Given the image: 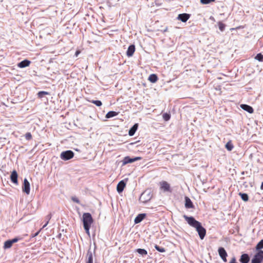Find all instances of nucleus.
<instances>
[{"mask_svg":"<svg viewBox=\"0 0 263 263\" xmlns=\"http://www.w3.org/2000/svg\"><path fill=\"white\" fill-rule=\"evenodd\" d=\"M183 217L190 226L196 229L200 238L203 239L206 235V230L202 226L201 223L193 217L184 215Z\"/></svg>","mask_w":263,"mask_h":263,"instance_id":"f257e3e1","label":"nucleus"},{"mask_svg":"<svg viewBox=\"0 0 263 263\" xmlns=\"http://www.w3.org/2000/svg\"><path fill=\"white\" fill-rule=\"evenodd\" d=\"M83 222L86 233L89 235V229L93 222V219L90 213H85L83 214Z\"/></svg>","mask_w":263,"mask_h":263,"instance_id":"f03ea898","label":"nucleus"},{"mask_svg":"<svg viewBox=\"0 0 263 263\" xmlns=\"http://www.w3.org/2000/svg\"><path fill=\"white\" fill-rule=\"evenodd\" d=\"M263 260V251L260 250L255 254L251 263H261Z\"/></svg>","mask_w":263,"mask_h":263,"instance_id":"7ed1b4c3","label":"nucleus"},{"mask_svg":"<svg viewBox=\"0 0 263 263\" xmlns=\"http://www.w3.org/2000/svg\"><path fill=\"white\" fill-rule=\"evenodd\" d=\"M74 156V153L71 151H66L63 152L61 154V158L64 160H68L72 158Z\"/></svg>","mask_w":263,"mask_h":263,"instance_id":"20e7f679","label":"nucleus"},{"mask_svg":"<svg viewBox=\"0 0 263 263\" xmlns=\"http://www.w3.org/2000/svg\"><path fill=\"white\" fill-rule=\"evenodd\" d=\"M160 188L164 192H171L170 184L165 181H162L159 183Z\"/></svg>","mask_w":263,"mask_h":263,"instance_id":"39448f33","label":"nucleus"},{"mask_svg":"<svg viewBox=\"0 0 263 263\" xmlns=\"http://www.w3.org/2000/svg\"><path fill=\"white\" fill-rule=\"evenodd\" d=\"M22 191L27 195L30 193V183L26 178L24 180V183L22 186Z\"/></svg>","mask_w":263,"mask_h":263,"instance_id":"423d86ee","label":"nucleus"},{"mask_svg":"<svg viewBox=\"0 0 263 263\" xmlns=\"http://www.w3.org/2000/svg\"><path fill=\"white\" fill-rule=\"evenodd\" d=\"M218 252L219 256L223 260V261L224 262H226L227 261V257L228 256V254L225 249L222 247H220L218 250Z\"/></svg>","mask_w":263,"mask_h":263,"instance_id":"0eeeda50","label":"nucleus"},{"mask_svg":"<svg viewBox=\"0 0 263 263\" xmlns=\"http://www.w3.org/2000/svg\"><path fill=\"white\" fill-rule=\"evenodd\" d=\"M140 159H141V157H135L134 158H130L129 157L127 156V157H125L122 161L123 165H125V164H126L127 163H133L136 161L139 160Z\"/></svg>","mask_w":263,"mask_h":263,"instance_id":"6e6552de","label":"nucleus"},{"mask_svg":"<svg viewBox=\"0 0 263 263\" xmlns=\"http://www.w3.org/2000/svg\"><path fill=\"white\" fill-rule=\"evenodd\" d=\"M18 175L15 170H14L12 172L10 179L11 181L16 185L18 184V180H17Z\"/></svg>","mask_w":263,"mask_h":263,"instance_id":"1a4fd4ad","label":"nucleus"},{"mask_svg":"<svg viewBox=\"0 0 263 263\" xmlns=\"http://www.w3.org/2000/svg\"><path fill=\"white\" fill-rule=\"evenodd\" d=\"M190 15L187 13H182L178 15V19L182 22H186L190 18Z\"/></svg>","mask_w":263,"mask_h":263,"instance_id":"9d476101","label":"nucleus"},{"mask_svg":"<svg viewBox=\"0 0 263 263\" xmlns=\"http://www.w3.org/2000/svg\"><path fill=\"white\" fill-rule=\"evenodd\" d=\"M135 51V46L134 45H130L126 51V55L127 57H132Z\"/></svg>","mask_w":263,"mask_h":263,"instance_id":"9b49d317","label":"nucleus"},{"mask_svg":"<svg viewBox=\"0 0 263 263\" xmlns=\"http://www.w3.org/2000/svg\"><path fill=\"white\" fill-rule=\"evenodd\" d=\"M125 185H126V184L124 182L123 180L120 181L117 184V191L119 193H121L123 191L124 187H125Z\"/></svg>","mask_w":263,"mask_h":263,"instance_id":"f8f14e48","label":"nucleus"},{"mask_svg":"<svg viewBox=\"0 0 263 263\" xmlns=\"http://www.w3.org/2000/svg\"><path fill=\"white\" fill-rule=\"evenodd\" d=\"M31 62L28 60H25L17 64V66L20 68H24L29 66Z\"/></svg>","mask_w":263,"mask_h":263,"instance_id":"ddd939ff","label":"nucleus"},{"mask_svg":"<svg viewBox=\"0 0 263 263\" xmlns=\"http://www.w3.org/2000/svg\"><path fill=\"white\" fill-rule=\"evenodd\" d=\"M240 107H241V108L242 109H243V110L247 111L249 113L252 114L254 112L253 108L251 106H249L248 105H247V104H241L240 105Z\"/></svg>","mask_w":263,"mask_h":263,"instance_id":"4468645a","label":"nucleus"},{"mask_svg":"<svg viewBox=\"0 0 263 263\" xmlns=\"http://www.w3.org/2000/svg\"><path fill=\"white\" fill-rule=\"evenodd\" d=\"M185 208H186L187 209L194 208V205L193 204V202H192V201L189 197H185Z\"/></svg>","mask_w":263,"mask_h":263,"instance_id":"2eb2a0df","label":"nucleus"},{"mask_svg":"<svg viewBox=\"0 0 263 263\" xmlns=\"http://www.w3.org/2000/svg\"><path fill=\"white\" fill-rule=\"evenodd\" d=\"M239 260L241 263H248L250 257L247 254H243L241 255Z\"/></svg>","mask_w":263,"mask_h":263,"instance_id":"dca6fc26","label":"nucleus"},{"mask_svg":"<svg viewBox=\"0 0 263 263\" xmlns=\"http://www.w3.org/2000/svg\"><path fill=\"white\" fill-rule=\"evenodd\" d=\"M146 216L145 214H140L135 219V223H140Z\"/></svg>","mask_w":263,"mask_h":263,"instance_id":"f3484780","label":"nucleus"},{"mask_svg":"<svg viewBox=\"0 0 263 263\" xmlns=\"http://www.w3.org/2000/svg\"><path fill=\"white\" fill-rule=\"evenodd\" d=\"M85 263H93V256L92 252L90 251L87 253V257Z\"/></svg>","mask_w":263,"mask_h":263,"instance_id":"a211bd4d","label":"nucleus"},{"mask_svg":"<svg viewBox=\"0 0 263 263\" xmlns=\"http://www.w3.org/2000/svg\"><path fill=\"white\" fill-rule=\"evenodd\" d=\"M138 127V124L137 123L134 125V126L132 128H130V129L129 130V135L130 136H133L135 134V132H136V130H137Z\"/></svg>","mask_w":263,"mask_h":263,"instance_id":"6ab92c4d","label":"nucleus"},{"mask_svg":"<svg viewBox=\"0 0 263 263\" xmlns=\"http://www.w3.org/2000/svg\"><path fill=\"white\" fill-rule=\"evenodd\" d=\"M148 80L152 83H155L158 81V78L156 74H151L149 76Z\"/></svg>","mask_w":263,"mask_h":263,"instance_id":"aec40b11","label":"nucleus"},{"mask_svg":"<svg viewBox=\"0 0 263 263\" xmlns=\"http://www.w3.org/2000/svg\"><path fill=\"white\" fill-rule=\"evenodd\" d=\"M118 115V113L114 111H110L107 113L105 116L106 118H110Z\"/></svg>","mask_w":263,"mask_h":263,"instance_id":"412c9836","label":"nucleus"},{"mask_svg":"<svg viewBox=\"0 0 263 263\" xmlns=\"http://www.w3.org/2000/svg\"><path fill=\"white\" fill-rule=\"evenodd\" d=\"M225 147L227 148V149L229 151H232L234 148V145L232 142V141L230 140L229 141H228L226 144Z\"/></svg>","mask_w":263,"mask_h":263,"instance_id":"4be33fe9","label":"nucleus"},{"mask_svg":"<svg viewBox=\"0 0 263 263\" xmlns=\"http://www.w3.org/2000/svg\"><path fill=\"white\" fill-rule=\"evenodd\" d=\"M263 248V239L261 240L256 246L255 250L256 251H260Z\"/></svg>","mask_w":263,"mask_h":263,"instance_id":"5701e85b","label":"nucleus"},{"mask_svg":"<svg viewBox=\"0 0 263 263\" xmlns=\"http://www.w3.org/2000/svg\"><path fill=\"white\" fill-rule=\"evenodd\" d=\"M12 245L13 244L10 240H7L4 243V249L10 248Z\"/></svg>","mask_w":263,"mask_h":263,"instance_id":"b1692460","label":"nucleus"},{"mask_svg":"<svg viewBox=\"0 0 263 263\" xmlns=\"http://www.w3.org/2000/svg\"><path fill=\"white\" fill-rule=\"evenodd\" d=\"M239 195L241 197V199L245 201H247L249 200L248 196L246 193H239Z\"/></svg>","mask_w":263,"mask_h":263,"instance_id":"393cba45","label":"nucleus"},{"mask_svg":"<svg viewBox=\"0 0 263 263\" xmlns=\"http://www.w3.org/2000/svg\"><path fill=\"white\" fill-rule=\"evenodd\" d=\"M49 93L47 91H41L37 93V96L39 98H42L45 95H49Z\"/></svg>","mask_w":263,"mask_h":263,"instance_id":"a878e982","label":"nucleus"},{"mask_svg":"<svg viewBox=\"0 0 263 263\" xmlns=\"http://www.w3.org/2000/svg\"><path fill=\"white\" fill-rule=\"evenodd\" d=\"M136 251L142 255H146L147 254L146 250L143 249H138Z\"/></svg>","mask_w":263,"mask_h":263,"instance_id":"bb28decb","label":"nucleus"},{"mask_svg":"<svg viewBox=\"0 0 263 263\" xmlns=\"http://www.w3.org/2000/svg\"><path fill=\"white\" fill-rule=\"evenodd\" d=\"M255 59L259 62H262L263 61V55L260 53H258L255 57Z\"/></svg>","mask_w":263,"mask_h":263,"instance_id":"cd10ccee","label":"nucleus"},{"mask_svg":"<svg viewBox=\"0 0 263 263\" xmlns=\"http://www.w3.org/2000/svg\"><path fill=\"white\" fill-rule=\"evenodd\" d=\"M155 248L159 252L163 253L165 252V249L163 247H160L158 245H156L155 246Z\"/></svg>","mask_w":263,"mask_h":263,"instance_id":"c85d7f7f","label":"nucleus"},{"mask_svg":"<svg viewBox=\"0 0 263 263\" xmlns=\"http://www.w3.org/2000/svg\"><path fill=\"white\" fill-rule=\"evenodd\" d=\"M219 29L221 31H223L224 30L226 25L223 23L219 22H218Z\"/></svg>","mask_w":263,"mask_h":263,"instance_id":"c756f323","label":"nucleus"},{"mask_svg":"<svg viewBox=\"0 0 263 263\" xmlns=\"http://www.w3.org/2000/svg\"><path fill=\"white\" fill-rule=\"evenodd\" d=\"M215 1L216 0H200V2L202 4L206 5L210 4L212 2H215Z\"/></svg>","mask_w":263,"mask_h":263,"instance_id":"7c9ffc66","label":"nucleus"},{"mask_svg":"<svg viewBox=\"0 0 263 263\" xmlns=\"http://www.w3.org/2000/svg\"><path fill=\"white\" fill-rule=\"evenodd\" d=\"M90 102L95 104L97 106H100L102 104L101 101H100L99 100H92V101H90Z\"/></svg>","mask_w":263,"mask_h":263,"instance_id":"2f4dec72","label":"nucleus"},{"mask_svg":"<svg viewBox=\"0 0 263 263\" xmlns=\"http://www.w3.org/2000/svg\"><path fill=\"white\" fill-rule=\"evenodd\" d=\"M170 115L167 113H165L163 115V118L166 121H168L170 119Z\"/></svg>","mask_w":263,"mask_h":263,"instance_id":"473e14b6","label":"nucleus"},{"mask_svg":"<svg viewBox=\"0 0 263 263\" xmlns=\"http://www.w3.org/2000/svg\"><path fill=\"white\" fill-rule=\"evenodd\" d=\"M25 138L27 140H30L32 139V135L30 133H27L25 135Z\"/></svg>","mask_w":263,"mask_h":263,"instance_id":"72a5a7b5","label":"nucleus"},{"mask_svg":"<svg viewBox=\"0 0 263 263\" xmlns=\"http://www.w3.org/2000/svg\"><path fill=\"white\" fill-rule=\"evenodd\" d=\"M71 200L73 202H74L76 203H80V200H79V199L77 197H75V196L72 197H71Z\"/></svg>","mask_w":263,"mask_h":263,"instance_id":"f704fd0d","label":"nucleus"},{"mask_svg":"<svg viewBox=\"0 0 263 263\" xmlns=\"http://www.w3.org/2000/svg\"><path fill=\"white\" fill-rule=\"evenodd\" d=\"M20 239H21V238H13V239H11L10 240L11 241V242H12V243L13 244L14 243H15V242H17Z\"/></svg>","mask_w":263,"mask_h":263,"instance_id":"c9c22d12","label":"nucleus"},{"mask_svg":"<svg viewBox=\"0 0 263 263\" xmlns=\"http://www.w3.org/2000/svg\"><path fill=\"white\" fill-rule=\"evenodd\" d=\"M229 263H237L236 261V259L235 257H233L231 258V260Z\"/></svg>","mask_w":263,"mask_h":263,"instance_id":"e433bc0d","label":"nucleus"},{"mask_svg":"<svg viewBox=\"0 0 263 263\" xmlns=\"http://www.w3.org/2000/svg\"><path fill=\"white\" fill-rule=\"evenodd\" d=\"M146 193L144 192L143 193L142 195H141V198H143L144 197V196L146 195Z\"/></svg>","mask_w":263,"mask_h":263,"instance_id":"4c0bfd02","label":"nucleus"},{"mask_svg":"<svg viewBox=\"0 0 263 263\" xmlns=\"http://www.w3.org/2000/svg\"><path fill=\"white\" fill-rule=\"evenodd\" d=\"M260 189L263 190V182L261 183V186H260Z\"/></svg>","mask_w":263,"mask_h":263,"instance_id":"58836bf2","label":"nucleus"},{"mask_svg":"<svg viewBox=\"0 0 263 263\" xmlns=\"http://www.w3.org/2000/svg\"><path fill=\"white\" fill-rule=\"evenodd\" d=\"M39 232H37V233H36L35 234V235H34V237H35V236H37V235L39 234Z\"/></svg>","mask_w":263,"mask_h":263,"instance_id":"ea45409f","label":"nucleus"},{"mask_svg":"<svg viewBox=\"0 0 263 263\" xmlns=\"http://www.w3.org/2000/svg\"><path fill=\"white\" fill-rule=\"evenodd\" d=\"M79 51H77L76 53V55H78L79 53Z\"/></svg>","mask_w":263,"mask_h":263,"instance_id":"a19ab883","label":"nucleus"},{"mask_svg":"<svg viewBox=\"0 0 263 263\" xmlns=\"http://www.w3.org/2000/svg\"><path fill=\"white\" fill-rule=\"evenodd\" d=\"M47 223H46L44 226L43 228H44L45 227H46V226H47Z\"/></svg>","mask_w":263,"mask_h":263,"instance_id":"79ce46f5","label":"nucleus"}]
</instances>
